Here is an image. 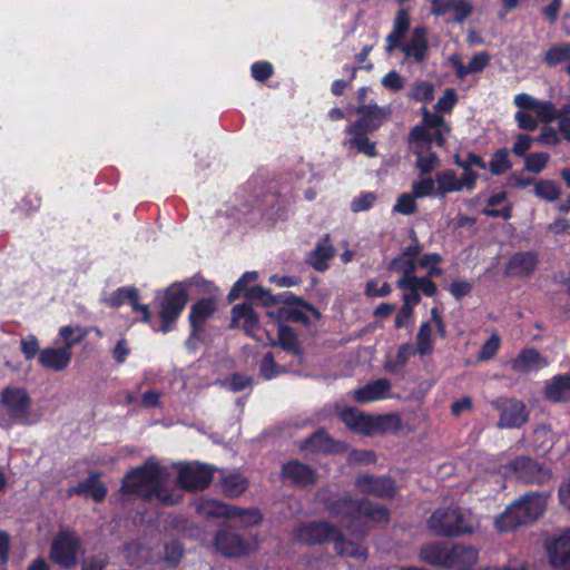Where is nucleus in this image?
<instances>
[{
	"label": "nucleus",
	"mask_w": 570,
	"mask_h": 570,
	"mask_svg": "<svg viewBox=\"0 0 570 570\" xmlns=\"http://www.w3.org/2000/svg\"><path fill=\"white\" fill-rule=\"evenodd\" d=\"M479 558V551L473 547L454 546L449 553L448 567L453 570H465L474 566Z\"/></svg>",
	"instance_id": "obj_25"
},
{
	"label": "nucleus",
	"mask_w": 570,
	"mask_h": 570,
	"mask_svg": "<svg viewBox=\"0 0 570 570\" xmlns=\"http://www.w3.org/2000/svg\"><path fill=\"white\" fill-rule=\"evenodd\" d=\"M73 494H86L91 497L95 501L100 502L107 494L105 484L99 480L98 475H90L83 481L79 482L77 487H72L68 490V495Z\"/></svg>",
	"instance_id": "obj_28"
},
{
	"label": "nucleus",
	"mask_w": 570,
	"mask_h": 570,
	"mask_svg": "<svg viewBox=\"0 0 570 570\" xmlns=\"http://www.w3.org/2000/svg\"><path fill=\"white\" fill-rule=\"evenodd\" d=\"M21 352L23 353L26 360L33 358L37 354L39 355V342L35 335H28L22 338L20 342Z\"/></svg>",
	"instance_id": "obj_58"
},
{
	"label": "nucleus",
	"mask_w": 570,
	"mask_h": 570,
	"mask_svg": "<svg viewBox=\"0 0 570 570\" xmlns=\"http://www.w3.org/2000/svg\"><path fill=\"white\" fill-rule=\"evenodd\" d=\"M561 186L552 179H540L534 184V195L548 203L557 202L561 196Z\"/></svg>",
	"instance_id": "obj_38"
},
{
	"label": "nucleus",
	"mask_w": 570,
	"mask_h": 570,
	"mask_svg": "<svg viewBox=\"0 0 570 570\" xmlns=\"http://www.w3.org/2000/svg\"><path fill=\"white\" fill-rule=\"evenodd\" d=\"M356 489L364 494L379 498H391L395 492L394 483L389 478H373L360 474L355 480Z\"/></svg>",
	"instance_id": "obj_19"
},
{
	"label": "nucleus",
	"mask_w": 570,
	"mask_h": 570,
	"mask_svg": "<svg viewBox=\"0 0 570 570\" xmlns=\"http://www.w3.org/2000/svg\"><path fill=\"white\" fill-rule=\"evenodd\" d=\"M547 361L534 350H523L512 361L511 367L517 373H528L547 366Z\"/></svg>",
	"instance_id": "obj_27"
},
{
	"label": "nucleus",
	"mask_w": 570,
	"mask_h": 570,
	"mask_svg": "<svg viewBox=\"0 0 570 570\" xmlns=\"http://www.w3.org/2000/svg\"><path fill=\"white\" fill-rule=\"evenodd\" d=\"M392 292L391 286L384 282L381 285L376 281H370L365 286V295L368 297H384Z\"/></svg>",
	"instance_id": "obj_59"
},
{
	"label": "nucleus",
	"mask_w": 570,
	"mask_h": 570,
	"mask_svg": "<svg viewBox=\"0 0 570 570\" xmlns=\"http://www.w3.org/2000/svg\"><path fill=\"white\" fill-rule=\"evenodd\" d=\"M546 507L547 499L543 495L538 493L524 494L495 518V528L503 532L517 525L532 522L542 515Z\"/></svg>",
	"instance_id": "obj_6"
},
{
	"label": "nucleus",
	"mask_w": 570,
	"mask_h": 570,
	"mask_svg": "<svg viewBox=\"0 0 570 570\" xmlns=\"http://www.w3.org/2000/svg\"><path fill=\"white\" fill-rule=\"evenodd\" d=\"M441 262V256L439 254H426L424 255L420 262L419 265L423 268H426L429 272V275H440L441 269L438 268V264Z\"/></svg>",
	"instance_id": "obj_61"
},
{
	"label": "nucleus",
	"mask_w": 570,
	"mask_h": 570,
	"mask_svg": "<svg viewBox=\"0 0 570 570\" xmlns=\"http://www.w3.org/2000/svg\"><path fill=\"white\" fill-rule=\"evenodd\" d=\"M547 550L551 566L570 567V529L552 539Z\"/></svg>",
	"instance_id": "obj_20"
},
{
	"label": "nucleus",
	"mask_w": 570,
	"mask_h": 570,
	"mask_svg": "<svg viewBox=\"0 0 570 570\" xmlns=\"http://www.w3.org/2000/svg\"><path fill=\"white\" fill-rule=\"evenodd\" d=\"M82 554L79 539L71 532H61L52 541L50 558L53 562L70 567Z\"/></svg>",
	"instance_id": "obj_11"
},
{
	"label": "nucleus",
	"mask_w": 570,
	"mask_h": 570,
	"mask_svg": "<svg viewBox=\"0 0 570 570\" xmlns=\"http://www.w3.org/2000/svg\"><path fill=\"white\" fill-rule=\"evenodd\" d=\"M416 284V278H400L397 281V287L404 291L403 305L413 308L420 302L421 296Z\"/></svg>",
	"instance_id": "obj_44"
},
{
	"label": "nucleus",
	"mask_w": 570,
	"mask_h": 570,
	"mask_svg": "<svg viewBox=\"0 0 570 570\" xmlns=\"http://www.w3.org/2000/svg\"><path fill=\"white\" fill-rule=\"evenodd\" d=\"M490 57L485 52L475 53L469 61L468 73H475L482 71L489 63Z\"/></svg>",
	"instance_id": "obj_63"
},
{
	"label": "nucleus",
	"mask_w": 570,
	"mask_h": 570,
	"mask_svg": "<svg viewBox=\"0 0 570 570\" xmlns=\"http://www.w3.org/2000/svg\"><path fill=\"white\" fill-rule=\"evenodd\" d=\"M500 337L495 334L491 335L490 338L483 344V346L480 348L478 353V360L479 361H487L492 358L499 347H500Z\"/></svg>",
	"instance_id": "obj_54"
},
{
	"label": "nucleus",
	"mask_w": 570,
	"mask_h": 570,
	"mask_svg": "<svg viewBox=\"0 0 570 570\" xmlns=\"http://www.w3.org/2000/svg\"><path fill=\"white\" fill-rule=\"evenodd\" d=\"M72 351L62 346H49L39 352V364L49 371H65L71 363Z\"/></svg>",
	"instance_id": "obj_18"
},
{
	"label": "nucleus",
	"mask_w": 570,
	"mask_h": 570,
	"mask_svg": "<svg viewBox=\"0 0 570 570\" xmlns=\"http://www.w3.org/2000/svg\"><path fill=\"white\" fill-rule=\"evenodd\" d=\"M512 167L507 149L497 150L489 164V169L493 175H501Z\"/></svg>",
	"instance_id": "obj_48"
},
{
	"label": "nucleus",
	"mask_w": 570,
	"mask_h": 570,
	"mask_svg": "<svg viewBox=\"0 0 570 570\" xmlns=\"http://www.w3.org/2000/svg\"><path fill=\"white\" fill-rule=\"evenodd\" d=\"M535 139L529 135H519L515 138V141L512 147V153L515 156L522 157L525 153L532 147V144Z\"/></svg>",
	"instance_id": "obj_64"
},
{
	"label": "nucleus",
	"mask_w": 570,
	"mask_h": 570,
	"mask_svg": "<svg viewBox=\"0 0 570 570\" xmlns=\"http://www.w3.org/2000/svg\"><path fill=\"white\" fill-rule=\"evenodd\" d=\"M476 179L478 174L469 170L466 167H464V171L461 177H458L456 174L451 169L443 170L435 175V196L444 197L446 194L458 193L463 188L471 191L475 186Z\"/></svg>",
	"instance_id": "obj_13"
},
{
	"label": "nucleus",
	"mask_w": 570,
	"mask_h": 570,
	"mask_svg": "<svg viewBox=\"0 0 570 570\" xmlns=\"http://www.w3.org/2000/svg\"><path fill=\"white\" fill-rule=\"evenodd\" d=\"M214 468L198 463H185L179 465L177 482L186 490H202L209 485L213 480Z\"/></svg>",
	"instance_id": "obj_14"
},
{
	"label": "nucleus",
	"mask_w": 570,
	"mask_h": 570,
	"mask_svg": "<svg viewBox=\"0 0 570 570\" xmlns=\"http://www.w3.org/2000/svg\"><path fill=\"white\" fill-rule=\"evenodd\" d=\"M432 13H453L454 20L460 22L471 13V6L466 0H432Z\"/></svg>",
	"instance_id": "obj_26"
},
{
	"label": "nucleus",
	"mask_w": 570,
	"mask_h": 570,
	"mask_svg": "<svg viewBox=\"0 0 570 570\" xmlns=\"http://www.w3.org/2000/svg\"><path fill=\"white\" fill-rule=\"evenodd\" d=\"M278 344L284 350L296 351V336L289 327L283 324H278Z\"/></svg>",
	"instance_id": "obj_53"
},
{
	"label": "nucleus",
	"mask_w": 570,
	"mask_h": 570,
	"mask_svg": "<svg viewBox=\"0 0 570 570\" xmlns=\"http://www.w3.org/2000/svg\"><path fill=\"white\" fill-rule=\"evenodd\" d=\"M232 326H243L246 333L252 334L258 327V317L249 305L238 304L232 309Z\"/></svg>",
	"instance_id": "obj_32"
},
{
	"label": "nucleus",
	"mask_w": 570,
	"mask_h": 570,
	"mask_svg": "<svg viewBox=\"0 0 570 570\" xmlns=\"http://www.w3.org/2000/svg\"><path fill=\"white\" fill-rule=\"evenodd\" d=\"M218 487L226 497L236 498L246 491L248 481L237 472L222 473Z\"/></svg>",
	"instance_id": "obj_33"
},
{
	"label": "nucleus",
	"mask_w": 570,
	"mask_h": 570,
	"mask_svg": "<svg viewBox=\"0 0 570 570\" xmlns=\"http://www.w3.org/2000/svg\"><path fill=\"white\" fill-rule=\"evenodd\" d=\"M187 292L183 284H174L167 288L159 311L164 333L168 332L170 324L177 320L187 303Z\"/></svg>",
	"instance_id": "obj_12"
},
{
	"label": "nucleus",
	"mask_w": 570,
	"mask_h": 570,
	"mask_svg": "<svg viewBox=\"0 0 570 570\" xmlns=\"http://www.w3.org/2000/svg\"><path fill=\"white\" fill-rule=\"evenodd\" d=\"M412 347L409 344L400 346L395 356V361H389L386 363V370L390 372H395L397 368L404 366L410 357Z\"/></svg>",
	"instance_id": "obj_55"
},
{
	"label": "nucleus",
	"mask_w": 570,
	"mask_h": 570,
	"mask_svg": "<svg viewBox=\"0 0 570 570\" xmlns=\"http://www.w3.org/2000/svg\"><path fill=\"white\" fill-rule=\"evenodd\" d=\"M539 264L538 255L533 252H519L513 254L505 265V275L517 278L531 276Z\"/></svg>",
	"instance_id": "obj_17"
},
{
	"label": "nucleus",
	"mask_w": 570,
	"mask_h": 570,
	"mask_svg": "<svg viewBox=\"0 0 570 570\" xmlns=\"http://www.w3.org/2000/svg\"><path fill=\"white\" fill-rule=\"evenodd\" d=\"M305 311L309 312L314 318L318 320L321 313L311 304L291 296L283 301V305L278 307V317H283L286 322L308 323L309 318Z\"/></svg>",
	"instance_id": "obj_16"
},
{
	"label": "nucleus",
	"mask_w": 570,
	"mask_h": 570,
	"mask_svg": "<svg viewBox=\"0 0 570 570\" xmlns=\"http://www.w3.org/2000/svg\"><path fill=\"white\" fill-rule=\"evenodd\" d=\"M508 470L519 480L525 483H546L551 478V472L530 458H518L508 466Z\"/></svg>",
	"instance_id": "obj_15"
},
{
	"label": "nucleus",
	"mask_w": 570,
	"mask_h": 570,
	"mask_svg": "<svg viewBox=\"0 0 570 570\" xmlns=\"http://www.w3.org/2000/svg\"><path fill=\"white\" fill-rule=\"evenodd\" d=\"M401 428V419L395 413L373 416V435L396 431Z\"/></svg>",
	"instance_id": "obj_42"
},
{
	"label": "nucleus",
	"mask_w": 570,
	"mask_h": 570,
	"mask_svg": "<svg viewBox=\"0 0 570 570\" xmlns=\"http://www.w3.org/2000/svg\"><path fill=\"white\" fill-rule=\"evenodd\" d=\"M259 372L267 380L273 379L281 373L271 353L266 354L262 360Z\"/></svg>",
	"instance_id": "obj_60"
},
{
	"label": "nucleus",
	"mask_w": 570,
	"mask_h": 570,
	"mask_svg": "<svg viewBox=\"0 0 570 570\" xmlns=\"http://www.w3.org/2000/svg\"><path fill=\"white\" fill-rule=\"evenodd\" d=\"M335 255V248L331 244L330 236L326 235L314 248L309 255L311 265L323 272L328 267L327 262Z\"/></svg>",
	"instance_id": "obj_34"
},
{
	"label": "nucleus",
	"mask_w": 570,
	"mask_h": 570,
	"mask_svg": "<svg viewBox=\"0 0 570 570\" xmlns=\"http://www.w3.org/2000/svg\"><path fill=\"white\" fill-rule=\"evenodd\" d=\"M126 558L135 564H140L154 559L151 549L146 544L135 541L126 547Z\"/></svg>",
	"instance_id": "obj_43"
},
{
	"label": "nucleus",
	"mask_w": 570,
	"mask_h": 570,
	"mask_svg": "<svg viewBox=\"0 0 570 570\" xmlns=\"http://www.w3.org/2000/svg\"><path fill=\"white\" fill-rule=\"evenodd\" d=\"M360 131L356 134H352L354 138L351 140V144L357 148L360 153H363L370 157L375 156V146L367 138L360 136Z\"/></svg>",
	"instance_id": "obj_62"
},
{
	"label": "nucleus",
	"mask_w": 570,
	"mask_h": 570,
	"mask_svg": "<svg viewBox=\"0 0 570 570\" xmlns=\"http://www.w3.org/2000/svg\"><path fill=\"white\" fill-rule=\"evenodd\" d=\"M256 541L245 538L232 529L219 530L214 538L217 552L227 558H239L256 549Z\"/></svg>",
	"instance_id": "obj_10"
},
{
	"label": "nucleus",
	"mask_w": 570,
	"mask_h": 570,
	"mask_svg": "<svg viewBox=\"0 0 570 570\" xmlns=\"http://www.w3.org/2000/svg\"><path fill=\"white\" fill-rule=\"evenodd\" d=\"M450 550L439 546L429 544L421 549L420 558L430 564L448 567Z\"/></svg>",
	"instance_id": "obj_39"
},
{
	"label": "nucleus",
	"mask_w": 570,
	"mask_h": 570,
	"mask_svg": "<svg viewBox=\"0 0 570 570\" xmlns=\"http://www.w3.org/2000/svg\"><path fill=\"white\" fill-rule=\"evenodd\" d=\"M357 114L361 116V119L347 129L348 134H356L361 130H373L387 116L384 109L375 105L360 107Z\"/></svg>",
	"instance_id": "obj_23"
},
{
	"label": "nucleus",
	"mask_w": 570,
	"mask_h": 570,
	"mask_svg": "<svg viewBox=\"0 0 570 570\" xmlns=\"http://www.w3.org/2000/svg\"><path fill=\"white\" fill-rule=\"evenodd\" d=\"M390 269L401 272L403 274L402 278H416L414 275L416 263L413 259L399 256L391 262Z\"/></svg>",
	"instance_id": "obj_52"
},
{
	"label": "nucleus",
	"mask_w": 570,
	"mask_h": 570,
	"mask_svg": "<svg viewBox=\"0 0 570 570\" xmlns=\"http://www.w3.org/2000/svg\"><path fill=\"white\" fill-rule=\"evenodd\" d=\"M391 382L386 379H380L374 382L354 390L352 393L353 400L358 403L376 402L387 399L391 394Z\"/></svg>",
	"instance_id": "obj_21"
},
{
	"label": "nucleus",
	"mask_w": 570,
	"mask_h": 570,
	"mask_svg": "<svg viewBox=\"0 0 570 570\" xmlns=\"http://www.w3.org/2000/svg\"><path fill=\"white\" fill-rule=\"evenodd\" d=\"M561 435L554 433L549 426L540 425L534 430L533 444L540 454L549 453L554 444L561 440Z\"/></svg>",
	"instance_id": "obj_35"
},
{
	"label": "nucleus",
	"mask_w": 570,
	"mask_h": 570,
	"mask_svg": "<svg viewBox=\"0 0 570 570\" xmlns=\"http://www.w3.org/2000/svg\"><path fill=\"white\" fill-rule=\"evenodd\" d=\"M566 102L557 109L550 100H540L534 96L520 92L514 96L513 105L517 108L514 120L518 128L525 131L538 129L539 122L551 124L552 121L570 116V96L564 98Z\"/></svg>",
	"instance_id": "obj_4"
},
{
	"label": "nucleus",
	"mask_w": 570,
	"mask_h": 570,
	"mask_svg": "<svg viewBox=\"0 0 570 570\" xmlns=\"http://www.w3.org/2000/svg\"><path fill=\"white\" fill-rule=\"evenodd\" d=\"M432 326L429 322L421 324L416 334V352L420 355H426L432 353Z\"/></svg>",
	"instance_id": "obj_45"
},
{
	"label": "nucleus",
	"mask_w": 570,
	"mask_h": 570,
	"mask_svg": "<svg viewBox=\"0 0 570 570\" xmlns=\"http://www.w3.org/2000/svg\"><path fill=\"white\" fill-rule=\"evenodd\" d=\"M410 17L405 10H400L394 20L393 31L387 36V51L392 52L404 33L409 30Z\"/></svg>",
	"instance_id": "obj_37"
},
{
	"label": "nucleus",
	"mask_w": 570,
	"mask_h": 570,
	"mask_svg": "<svg viewBox=\"0 0 570 570\" xmlns=\"http://www.w3.org/2000/svg\"><path fill=\"white\" fill-rule=\"evenodd\" d=\"M528 420L525 405L521 401L509 400L502 405V411L498 425L505 429L520 428Z\"/></svg>",
	"instance_id": "obj_22"
},
{
	"label": "nucleus",
	"mask_w": 570,
	"mask_h": 570,
	"mask_svg": "<svg viewBox=\"0 0 570 570\" xmlns=\"http://www.w3.org/2000/svg\"><path fill=\"white\" fill-rule=\"evenodd\" d=\"M422 121L412 129L409 142L416 156V167L426 175L439 166L438 156L430 150L431 144L435 141L442 146L450 128L441 116L431 114L425 107L422 108Z\"/></svg>",
	"instance_id": "obj_2"
},
{
	"label": "nucleus",
	"mask_w": 570,
	"mask_h": 570,
	"mask_svg": "<svg viewBox=\"0 0 570 570\" xmlns=\"http://www.w3.org/2000/svg\"><path fill=\"white\" fill-rule=\"evenodd\" d=\"M375 200L376 196L373 193L360 195L351 202V209L354 213L367 210L374 205Z\"/></svg>",
	"instance_id": "obj_57"
},
{
	"label": "nucleus",
	"mask_w": 570,
	"mask_h": 570,
	"mask_svg": "<svg viewBox=\"0 0 570 570\" xmlns=\"http://www.w3.org/2000/svg\"><path fill=\"white\" fill-rule=\"evenodd\" d=\"M0 404L12 424L32 425L39 415L32 410V400L24 387L6 386L0 392Z\"/></svg>",
	"instance_id": "obj_7"
},
{
	"label": "nucleus",
	"mask_w": 570,
	"mask_h": 570,
	"mask_svg": "<svg viewBox=\"0 0 570 570\" xmlns=\"http://www.w3.org/2000/svg\"><path fill=\"white\" fill-rule=\"evenodd\" d=\"M282 472L285 479L299 485L312 484L316 480L315 472L309 466L297 461L285 464Z\"/></svg>",
	"instance_id": "obj_29"
},
{
	"label": "nucleus",
	"mask_w": 570,
	"mask_h": 570,
	"mask_svg": "<svg viewBox=\"0 0 570 570\" xmlns=\"http://www.w3.org/2000/svg\"><path fill=\"white\" fill-rule=\"evenodd\" d=\"M543 61L549 67H556L570 61V43L552 45L543 55Z\"/></svg>",
	"instance_id": "obj_41"
},
{
	"label": "nucleus",
	"mask_w": 570,
	"mask_h": 570,
	"mask_svg": "<svg viewBox=\"0 0 570 570\" xmlns=\"http://www.w3.org/2000/svg\"><path fill=\"white\" fill-rule=\"evenodd\" d=\"M458 101V94L454 89L448 88L443 92V96L438 100L435 109L439 111L449 112L452 110Z\"/></svg>",
	"instance_id": "obj_56"
},
{
	"label": "nucleus",
	"mask_w": 570,
	"mask_h": 570,
	"mask_svg": "<svg viewBox=\"0 0 570 570\" xmlns=\"http://www.w3.org/2000/svg\"><path fill=\"white\" fill-rule=\"evenodd\" d=\"M89 333V328L81 327L79 325H63L59 328L58 335L62 342V347H68L72 351V347L80 343Z\"/></svg>",
	"instance_id": "obj_36"
},
{
	"label": "nucleus",
	"mask_w": 570,
	"mask_h": 570,
	"mask_svg": "<svg viewBox=\"0 0 570 570\" xmlns=\"http://www.w3.org/2000/svg\"><path fill=\"white\" fill-rule=\"evenodd\" d=\"M428 525L439 535L472 533L479 529V523L475 519L456 507L438 509L429 518Z\"/></svg>",
	"instance_id": "obj_8"
},
{
	"label": "nucleus",
	"mask_w": 570,
	"mask_h": 570,
	"mask_svg": "<svg viewBox=\"0 0 570 570\" xmlns=\"http://www.w3.org/2000/svg\"><path fill=\"white\" fill-rule=\"evenodd\" d=\"M327 510L357 538H363L371 525L385 524L390 520L389 511L384 507L367 500L341 498L332 501Z\"/></svg>",
	"instance_id": "obj_3"
},
{
	"label": "nucleus",
	"mask_w": 570,
	"mask_h": 570,
	"mask_svg": "<svg viewBox=\"0 0 570 570\" xmlns=\"http://www.w3.org/2000/svg\"><path fill=\"white\" fill-rule=\"evenodd\" d=\"M402 51L406 57H412L419 62L423 61L428 52L426 30L422 27H416L410 41L402 47Z\"/></svg>",
	"instance_id": "obj_30"
},
{
	"label": "nucleus",
	"mask_w": 570,
	"mask_h": 570,
	"mask_svg": "<svg viewBox=\"0 0 570 570\" xmlns=\"http://www.w3.org/2000/svg\"><path fill=\"white\" fill-rule=\"evenodd\" d=\"M415 199L412 193L401 194L393 206V212L405 216L414 214L417 210Z\"/></svg>",
	"instance_id": "obj_49"
},
{
	"label": "nucleus",
	"mask_w": 570,
	"mask_h": 570,
	"mask_svg": "<svg viewBox=\"0 0 570 570\" xmlns=\"http://www.w3.org/2000/svg\"><path fill=\"white\" fill-rule=\"evenodd\" d=\"M171 481L168 468L154 460L129 471L121 487V494L132 493L145 499H157L165 504L178 502L179 495L170 492Z\"/></svg>",
	"instance_id": "obj_1"
},
{
	"label": "nucleus",
	"mask_w": 570,
	"mask_h": 570,
	"mask_svg": "<svg viewBox=\"0 0 570 570\" xmlns=\"http://www.w3.org/2000/svg\"><path fill=\"white\" fill-rule=\"evenodd\" d=\"M303 448L313 452L335 453L345 450V445L332 440L324 431H317L307 439Z\"/></svg>",
	"instance_id": "obj_31"
},
{
	"label": "nucleus",
	"mask_w": 570,
	"mask_h": 570,
	"mask_svg": "<svg viewBox=\"0 0 570 570\" xmlns=\"http://www.w3.org/2000/svg\"><path fill=\"white\" fill-rule=\"evenodd\" d=\"M543 394L554 403L570 402V375H556L548 380Z\"/></svg>",
	"instance_id": "obj_24"
},
{
	"label": "nucleus",
	"mask_w": 570,
	"mask_h": 570,
	"mask_svg": "<svg viewBox=\"0 0 570 570\" xmlns=\"http://www.w3.org/2000/svg\"><path fill=\"white\" fill-rule=\"evenodd\" d=\"M197 513L205 518L240 519L246 525L258 524L262 514L257 509L244 510L215 499L202 498L195 502Z\"/></svg>",
	"instance_id": "obj_9"
},
{
	"label": "nucleus",
	"mask_w": 570,
	"mask_h": 570,
	"mask_svg": "<svg viewBox=\"0 0 570 570\" xmlns=\"http://www.w3.org/2000/svg\"><path fill=\"white\" fill-rule=\"evenodd\" d=\"M550 155L544 151H537L528 155L524 159V169L531 174H540L549 164Z\"/></svg>",
	"instance_id": "obj_46"
},
{
	"label": "nucleus",
	"mask_w": 570,
	"mask_h": 570,
	"mask_svg": "<svg viewBox=\"0 0 570 570\" xmlns=\"http://www.w3.org/2000/svg\"><path fill=\"white\" fill-rule=\"evenodd\" d=\"M411 97L414 100L420 101V102H424V104L430 102L434 98V87L432 83H430L428 81H423V80L416 81L413 85Z\"/></svg>",
	"instance_id": "obj_51"
},
{
	"label": "nucleus",
	"mask_w": 570,
	"mask_h": 570,
	"mask_svg": "<svg viewBox=\"0 0 570 570\" xmlns=\"http://www.w3.org/2000/svg\"><path fill=\"white\" fill-rule=\"evenodd\" d=\"M436 183L435 179L423 177L412 183V194L415 198H424L435 196Z\"/></svg>",
	"instance_id": "obj_50"
},
{
	"label": "nucleus",
	"mask_w": 570,
	"mask_h": 570,
	"mask_svg": "<svg viewBox=\"0 0 570 570\" xmlns=\"http://www.w3.org/2000/svg\"><path fill=\"white\" fill-rule=\"evenodd\" d=\"M296 538L307 544L322 543L324 541H333L336 551L342 556L363 558L365 549L355 542L346 541L338 529L326 522H312L299 525L295 530Z\"/></svg>",
	"instance_id": "obj_5"
},
{
	"label": "nucleus",
	"mask_w": 570,
	"mask_h": 570,
	"mask_svg": "<svg viewBox=\"0 0 570 570\" xmlns=\"http://www.w3.org/2000/svg\"><path fill=\"white\" fill-rule=\"evenodd\" d=\"M562 140L559 127L554 128L550 124H543L540 129L539 135L535 138V141L542 146L554 147L560 145Z\"/></svg>",
	"instance_id": "obj_47"
},
{
	"label": "nucleus",
	"mask_w": 570,
	"mask_h": 570,
	"mask_svg": "<svg viewBox=\"0 0 570 570\" xmlns=\"http://www.w3.org/2000/svg\"><path fill=\"white\" fill-rule=\"evenodd\" d=\"M215 308V303L212 299H202L196 303L189 314L191 326L194 328L202 326L213 315Z\"/></svg>",
	"instance_id": "obj_40"
}]
</instances>
